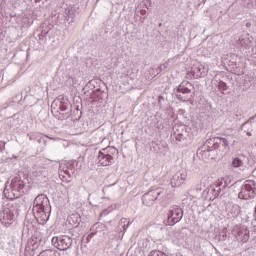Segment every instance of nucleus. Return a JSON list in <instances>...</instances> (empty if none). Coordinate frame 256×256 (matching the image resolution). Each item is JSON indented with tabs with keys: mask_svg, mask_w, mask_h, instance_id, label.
I'll return each mask as SVG.
<instances>
[{
	"mask_svg": "<svg viewBox=\"0 0 256 256\" xmlns=\"http://www.w3.org/2000/svg\"><path fill=\"white\" fill-rule=\"evenodd\" d=\"M229 150V141L225 138H216L212 147L207 146V142L203 148L197 150L198 157L201 159H215L217 151L225 153Z\"/></svg>",
	"mask_w": 256,
	"mask_h": 256,
	"instance_id": "f257e3e1",
	"label": "nucleus"
},
{
	"mask_svg": "<svg viewBox=\"0 0 256 256\" xmlns=\"http://www.w3.org/2000/svg\"><path fill=\"white\" fill-rule=\"evenodd\" d=\"M34 217L41 221V223H47L49 221V213H51V204L49 198L45 194H39L34 199L33 203Z\"/></svg>",
	"mask_w": 256,
	"mask_h": 256,
	"instance_id": "f03ea898",
	"label": "nucleus"
},
{
	"mask_svg": "<svg viewBox=\"0 0 256 256\" xmlns=\"http://www.w3.org/2000/svg\"><path fill=\"white\" fill-rule=\"evenodd\" d=\"M4 195L8 199H19L21 195H25V182L21 177L12 178L9 185L4 189Z\"/></svg>",
	"mask_w": 256,
	"mask_h": 256,
	"instance_id": "7ed1b4c3",
	"label": "nucleus"
},
{
	"mask_svg": "<svg viewBox=\"0 0 256 256\" xmlns=\"http://www.w3.org/2000/svg\"><path fill=\"white\" fill-rule=\"evenodd\" d=\"M157 199L160 201H169V193H167V190L163 188H154L142 196L143 204L147 207L155 205V201H157Z\"/></svg>",
	"mask_w": 256,
	"mask_h": 256,
	"instance_id": "20e7f679",
	"label": "nucleus"
},
{
	"mask_svg": "<svg viewBox=\"0 0 256 256\" xmlns=\"http://www.w3.org/2000/svg\"><path fill=\"white\" fill-rule=\"evenodd\" d=\"M117 153V149L115 147H107L102 149L98 153V163L102 165V167H109L111 163H113V156Z\"/></svg>",
	"mask_w": 256,
	"mask_h": 256,
	"instance_id": "39448f33",
	"label": "nucleus"
},
{
	"mask_svg": "<svg viewBox=\"0 0 256 256\" xmlns=\"http://www.w3.org/2000/svg\"><path fill=\"white\" fill-rule=\"evenodd\" d=\"M52 245L59 251H67L73 245V238L67 235L54 236L52 238Z\"/></svg>",
	"mask_w": 256,
	"mask_h": 256,
	"instance_id": "423d86ee",
	"label": "nucleus"
},
{
	"mask_svg": "<svg viewBox=\"0 0 256 256\" xmlns=\"http://www.w3.org/2000/svg\"><path fill=\"white\" fill-rule=\"evenodd\" d=\"M239 199H252L255 197V182L249 180L246 181L244 185H242L240 192L238 193Z\"/></svg>",
	"mask_w": 256,
	"mask_h": 256,
	"instance_id": "0eeeda50",
	"label": "nucleus"
},
{
	"mask_svg": "<svg viewBox=\"0 0 256 256\" xmlns=\"http://www.w3.org/2000/svg\"><path fill=\"white\" fill-rule=\"evenodd\" d=\"M17 211H15V208H5L0 213V221L2 225L5 227H9V225H13V222L15 221V215Z\"/></svg>",
	"mask_w": 256,
	"mask_h": 256,
	"instance_id": "6e6552de",
	"label": "nucleus"
},
{
	"mask_svg": "<svg viewBox=\"0 0 256 256\" xmlns=\"http://www.w3.org/2000/svg\"><path fill=\"white\" fill-rule=\"evenodd\" d=\"M232 235L242 243L249 241V229L246 226H235L232 230Z\"/></svg>",
	"mask_w": 256,
	"mask_h": 256,
	"instance_id": "1a4fd4ad",
	"label": "nucleus"
},
{
	"mask_svg": "<svg viewBox=\"0 0 256 256\" xmlns=\"http://www.w3.org/2000/svg\"><path fill=\"white\" fill-rule=\"evenodd\" d=\"M181 219H183V209L179 206L171 207L168 213L169 225H175V223H179Z\"/></svg>",
	"mask_w": 256,
	"mask_h": 256,
	"instance_id": "9d476101",
	"label": "nucleus"
},
{
	"mask_svg": "<svg viewBox=\"0 0 256 256\" xmlns=\"http://www.w3.org/2000/svg\"><path fill=\"white\" fill-rule=\"evenodd\" d=\"M222 187V188H221ZM227 187V184H223V179H218L214 184H211L210 187L208 188L207 193H210L209 199L211 197H219V193H221V189H225Z\"/></svg>",
	"mask_w": 256,
	"mask_h": 256,
	"instance_id": "9b49d317",
	"label": "nucleus"
},
{
	"mask_svg": "<svg viewBox=\"0 0 256 256\" xmlns=\"http://www.w3.org/2000/svg\"><path fill=\"white\" fill-rule=\"evenodd\" d=\"M249 163V158L244 154H238L232 159V167L235 169H245V165Z\"/></svg>",
	"mask_w": 256,
	"mask_h": 256,
	"instance_id": "f8f14e48",
	"label": "nucleus"
},
{
	"mask_svg": "<svg viewBox=\"0 0 256 256\" xmlns=\"http://www.w3.org/2000/svg\"><path fill=\"white\" fill-rule=\"evenodd\" d=\"M187 173L185 171L175 174L171 180L170 185L172 187H181L185 181H187Z\"/></svg>",
	"mask_w": 256,
	"mask_h": 256,
	"instance_id": "ddd939ff",
	"label": "nucleus"
},
{
	"mask_svg": "<svg viewBox=\"0 0 256 256\" xmlns=\"http://www.w3.org/2000/svg\"><path fill=\"white\" fill-rule=\"evenodd\" d=\"M192 71L196 77H205L207 75V68L203 66L202 64H197L192 68Z\"/></svg>",
	"mask_w": 256,
	"mask_h": 256,
	"instance_id": "4468645a",
	"label": "nucleus"
},
{
	"mask_svg": "<svg viewBox=\"0 0 256 256\" xmlns=\"http://www.w3.org/2000/svg\"><path fill=\"white\" fill-rule=\"evenodd\" d=\"M71 15V9L69 8H64V11L62 10V13L58 14V21L59 23H67L69 21V17Z\"/></svg>",
	"mask_w": 256,
	"mask_h": 256,
	"instance_id": "2eb2a0df",
	"label": "nucleus"
},
{
	"mask_svg": "<svg viewBox=\"0 0 256 256\" xmlns=\"http://www.w3.org/2000/svg\"><path fill=\"white\" fill-rule=\"evenodd\" d=\"M237 45L240 50L243 51L244 49H247L249 45H251V40H249V37L241 36L237 41Z\"/></svg>",
	"mask_w": 256,
	"mask_h": 256,
	"instance_id": "dca6fc26",
	"label": "nucleus"
},
{
	"mask_svg": "<svg viewBox=\"0 0 256 256\" xmlns=\"http://www.w3.org/2000/svg\"><path fill=\"white\" fill-rule=\"evenodd\" d=\"M241 130L248 135V137H251L253 135V123L250 121H246L245 123L242 124Z\"/></svg>",
	"mask_w": 256,
	"mask_h": 256,
	"instance_id": "f3484780",
	"label": "nucleus"
},
{
	"mask_svg": "<svg viewBox=\"0 0 256 256\" xmlns=\"http://www.w3.org/2000/svg\"><path fill=\"white\" fill-rule=\"evenodd\" d=\"M68 221L71 225H75L77 227L81 223V216L79 213H74L69 216Z\"/></svg>",
	"mask_w": 256,
	"mask_h": 256,
	"instance_id": "a211bd4d",
	"label": "nucleus"
},
{
	"mask_svg": "<svg viewBox=\"0 0 256 256\" xmlns=\"http://www.w3.org/2000/svg\"><path fill=\"white\" fill-rule=\"evenodd\" d=\"M36 174L37 175H42L43 177H46V175H47V166H45V164L37 166Z\"/></svg>",
	"mask_w": 256,
	"mask_h": 256,
	"instance_id": "6ab92c4d",
	"label": "nucleus"
},
{
	"mask_svg": "<svg viewBox=\"0 0 256 256\" xmlns=\"http://www.w3.org/2000/svg\"><path fill=\"white\" fill-rule=\"evenodd\" d=\"M69 101H62L60 102V106H59V109L60 111H67V109H69Z\"/></svg>",
	"mask_w": 256,
	"mask_h": 256,
	"instance_id": "aec40b11",
	"label": "nucleus"
},
{
	"mask_svg": "<svg viewBox=\"0 0 256 256\" xmlns=\"http://www.w3.org/2000/svg\"><path fill=\"white\" fill-rule=\"evenodd\" d=\"M218 89L219 91H227V84L223 81L218 82Z\"/></svg>",
	"mask_w": 256,
	"mask_h": 256,
	"instance_id": "412c9836",
	"label": "nucleus"
},
{
	"mask_svg": "<svg viewBox=\"0 0 256 256\" xmlns=\"http://www.w3.org/2000/svg\"><path fill=\"white\" fill-rule=\"evenodd\" d=\"M178 92L179 93H191V90L187 87H184L183 85H180L178 87Z\"/></svg>",
	"mask_w": 256,
	"mask_h": 256,
	"instance_id": "4be33fe9",
	"label": "nucleus"
},
{
	"mask_svg": "<svg viewBox=\"0 0 256 256\" xmlns=\"http://www.w3.org/2000/svg\"><path fill=\"white\" fill-rule=\"evenodd\" d=\"M44 255L46 256H57V252L53 250H46L44 251Z\"/></svg>",
	"mask_w": 256,
	"mask_h": 256,
	"instance_id": "5701e85b",
	"label": "nucleus"
},
{
	"mask_svg": "<svg viewBox=\"0 0 256 256\" xmlns=\"http://www.w3.org/2000/svg\"><path fill=\"white\" fill-rule=\"evenodd\" d=\"M159 255H161V251L153 250L150 252L148 256H159Z\"/></svg>",
	"mask_w": 256,
	"mask_h": 256,
	"instance_id": "b1692460",
	"label": "nucleus"
},
{
	"mask_svg": "<svg viewBox=\"0 0 256 256\" xmlns=\"http://www.w3.org/2000/svg\"><path fill=\"white\" fill-rule=\"evenodd\" d=\"M143 3L146 9H149L151 7V0H144Z\"/></svg>",
	"mask_w": 256,
	"mask_h": 256,
	"instance_id": "393cba45",
	"label": "nucleus"
},
{
	"mask_svg": "<svg viewBox=\"0 0 256 256\" xmlns=\"http://www.w3.org/2000/svg\"><path fill=\"white\" fill-rule=\"evenodd\" d=\"M69 169H70V171H71L72 174L75 173V168H73V165H72V164H70Z\"/></svg>",
	"mask_w": 256,
	"mask_h": 256,
	"instance_id": "a878e982",
	"label": "nucleus"
},
{
	"mask_svg": "<svg viewBox=\"0 0 256 256\" xmlns=\"http://www.w3.org/2000/svg\"><path fill=\"white\" fill-rule=\"evenodd\" d=\"M97 227H99V223L94 224L93 227H92V229H91V231H95V229H97Z\"/></svg>",
	"mask_w": 256,
	"mask_h": 256,
	"instance_id": "bb28decb",
	"label": "nucleus"
},
{
	"mask_svg": "<svg viewBox=\"0 0 256 256\" xmlns=\"http://www.w3.org/2000/svg\"><path fill=\"white\" fill-rule=\"evenodd\" d=\"M120 223L121 225H123V223H127V219H122Z\"/></svg>",
	"mask_w": 256,
	"mask_h": 256,
	"instance_id": "cd10ccee",
	"label": "nucleus"
},
{
	"mask_svg": "<svg viewBox=\"0 0 256 256\" xmlns=\"http://www.w3.org/2000/svg\"><path fill=\"white\" fill-rule=\"evenodd\" d=\"M146 11L145 10H142L141 11V15H145Z\"/></svg>",
	"mask_w": 256,
	"mask_h": 256,
	"instance_id": "c85d7f7f",
	"label": "nucleus"
},
{
	"mask_svg": "<svg viewBox=\"0 0 256 256\" xmlns=\"http://www.w3.org/2000/svg\"><path fill=\"white\" fill-rule=\"evenodd\" d=\"M38 256H46L45 252H42L40 255Z\"/></svg>",
	"mask_w": 256,
	"mask_h": 256,
	"instance_id": "c756f323",
	"label": "nucleus"
},
{
	"mask_svg": "<svg viewBox=\"0 0 256 256\" xmlns=\"http://www.w3.org/2000/svg\"><path fill=\"white\" fill-rule=\"evenodd\" d=\"M158 256H165V254L160 252V254H158Z\"/></svg>",
	"mask_w": 256,
	"mask_h": 256,
	"instance_id": "7c9ffc66",
	"label": "nucleus"
},
{
	"mask_svg": "<svg viewBox=\"0 0 256 256\" xmlns=\"http://www.w3.org/2000/svg\"><path fill=\"white\" fill-rule=\"evenodd\" d=\"M30 140H33V135L29 134Z\"/></svg>",
	"mask_w": 256,
	"mask_h": 256,
	"instance_id": "2f4dec72",
	"label": "nucleus"
},
{
	"mask_svg": "<svg viewBox=\"0 0 256 256\" xmlns=\"http://www.w3.org/2000/svg\"><path fill=\"white\" fill-rule=\"evenodd\" d=\"M52 141H55V138H50Z\"/></svg>",
	"mask_w": 256,
	"mask_h": 256,
	"instance_id": "473e14b6",
	"label": "nucleus"
},
{
	"mask_svg": "<svg viewBox=\"0 0 256 256\" xmlns=\"http://www.w3.org/2000/svg\"><path fill=\"white\" fill-rule=\"evenodd\" d=\"M65 173H66V174L69 173V170H66Z\"/></svg>",
	"mask_w": 256,
	"mask_h": 256,
	"instance_id": "72a5a7b5",
	"label": "nucleus"
},
{
	"mask_svg": "<svg viewBox=\"0 0 256 256\" xmlns=\"http://www.w3.org/2000/svg\"><path fill=\"white\" fill-rule=\"evenodd\" d=\"M38 143H41V140H38Z\"/></svg>",
	"mask_w": 256,
	"mask_h": 256,
	"instance_id": "f704fd0d",
	"label": "nucleus"
},
{
	"mask_svg": "<svg viewBox=\"0 0 256 256\" xmlns=\"http://www.w3.org/2000/svg\"><path fill=\"white\" fill-rule=\"evenodd\" d=\"M126 229L125 225H124V230Z\"/></svg>",
	"mask_w": 256,
	"mask_h": 256,
	"instance_id": "c9c22d12",
	"label": "nucleus"
}]
</instances>
